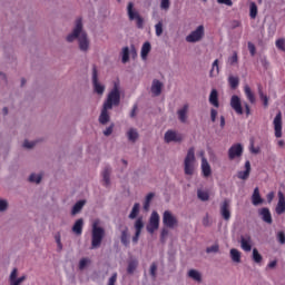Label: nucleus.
<instances>
[{
	"instance_id": "nucleus-3",
	"label": "nucleus",
	"mask_w": 285,
	"mask_h": 285,
	"mask_svg": "<svg viewBox=\"0 0 285 285\" xmlns=\"http://www.w3.org/2000/svg\"><path fill=\"white\" fill-rule=\"evenodd\" d=\"M195 147L188 149L187 155L184 160V170L185 175H194L195 174Z\"/></svg>"
},
{
	"instance_id": "nucleus-50",
	"label": "nucleus",
	"mask_w": 285,
	"mask_h": 285,
	"mask_svg": "<svg viewBox=\"0 0 285 285\" xmlns=\"http://www.w3.org/2000/svg\"><path fill=\"white\" fill-rule=\"evenodd\" d=\"M150 275L155 279L157 277V263H153L150 266Z\"/></svg>"
},
{
	"instance_id": "nucleus-23",
	"label": "nucleus",
	"mask_w": 285,
	"mask_h": 285,
	"mask_svg": "<svg viewBox=\"0 0 285 285\" xmlns=\"http://www.w3.org/2000/svg\"><path fill=\"white\" fill-rule=\"evenodd\" d=\"M209 104L214 106V108H219V92H217V89L210 91Z\"/></svg>"
},
{
	"instance_id": "nucleus-20",
	"label": "nucleus",
	"mask_w": 285,
	"mask_h": 285,
	"mask_svg": "<svg viewBox=\"0 0 285 285\" xmlns=\"http://www.w3.org/2000/svg\"><path fill=\"white\" fill-rule=\"evenodd\" d=\"M110 173H112V169L110 168V166H106L101 173L102 186H105L106 188H108V186H110Z\"/></svg>"
},
{
	"instance_id": "nucleus-4",
	"label": "nucleus",
	"mask_w": 285,
	"mask_h": 285,
	"mask_svg": "<svg viewBox=\"0 0 285 285\" xmlns=\"http://www.w3.org/2000/svg\"><path fill=\"white\" fill-rule=\"evenodd\" d=\"M121 101V94L119 92V87L117 85L114 86L112 90L108 94L107 100L104 106L106 108H111L112 106H119Z\"/></svg>"
},
{
	"instance_id": "nucleus-10",
	"label": "nucleus",
	"mask_w": 285,
	"mask_h": 285,
	"mask_svg": "<svg viewBox=\"0 0 285 285\" xmlns=\"http://www.w3.org/2000/svg\"><path fill=\"white\" fill-rule=\"evenodd\" d=\"M220 215H222L223 219H225V222L230 220V199L225 198L220 203Z\"/></svg>"
},
{
	"instance_id": "nucleus-59",
	"label": "nucleus",
	"mask_w": 285,
	"mask_h": 285,
	"mask_svg": "<svg viewBox=\"0 0 285 285\" xmlns=\"http://www.w3.org/2000/svg\"><path fill=\"white\" fill-rule=\"evenodd\" d=\"M115 284H117V273H114L111 275L107 285H115Z\"/></svg>"
},
{
	"instance_id": "nucleus-54",
	"label": "nucleus",
	"mask_w": 285,
	"mask_h": 285,
	"mask_svg": "<svg viewBox=\"0 0 285 285\" xmlns=\"http://www.w3.org/2000/svg\"><path fill=\"white\" fill-rule=\"evenodd\" d=\"M166 237H168V229L167 228H163V230L160 233V242L165 243L166 242Z\"/></svg>"
},
{
	"instance_id": "nucleus-46",
	"label": "nucleus",
	"mask_w": 285,
	"mask_h": 285,
	"mask_svg": "<svg viewBox=\"0 0 285 285\" xmlns=\"http://www.w3.org/2000/svg\"><path fill=\"white\" fill-rule=\"evenodd\" d=\"M276 48L278 50H282V52H285V39L284 38H279L276 40Z\"/></svg>"
},
{
	"instance_id": "nucleus-57",
	"label": "nucleus",
	"mask_w": 285,
	"mask_h": 285,
	"mask_svg": "<svg viewBox=\"0 0 285 285\" xmlns=\"http://www.w3.org/2000/svg\"><path fill=\"white\" fill-rule=\"evenodd\" d=\"M37 142L35 141L24 140L23 148H35Z\"/></svg>"
},
{
	"instance_id": "nucleus-52",
	"label": "nucleus",
	"mask_w": 285,
	"mask_h": 285,
	"mask_svg": "<svg viewBox=\"0 0 285 285\" xmlns=\"http://www.w3.org/2000/svg\"><path fill=\"white\" fill-rule=\"evenodd\" d=\"M206 253H219V245L207 247Z\"/></svg>"
},
{
	"instance_id": "nucleus-60",
	"label": "nucleus",
	"mask_w": 285,
	"mask_h": 285,
	"mask_svg": "<svg viewBox=\"0 0 285 285\" xmlns=\"http://www.w3.org/2000/svg\"><path fill=\"white\" fill-rule=\"evenodd\" d=\"M210 119L215 124V121L217 119V111H216V109H212L210 110Z\"/></svg>"
},
{
	"instance_id": "nucleus-18",
	"label": "nucleus",
	"mask_w": 285,
	"mask_h": 285,
	"mask_svg": "<svg viewBox=\"0 0 285 285\" xmlns=\"http://www.w3.org/2000/svg\"><path fill=\"white\" fill-rule=\"evenodd\" d=\"M285 213V196L284 193L278 191V203L276 205V214L284 215Z\"/></svg>"
},
{
	"instance_id": "nucleus-32",
	"label": "nucleus",
	"mask_w": 285,
	"mask_h": 285,
	"mask_svg": "<svg viewBox=\"0 0 285 285\" xmlns=\"http://www.w3.org/2000/svg\"><path fill=\"white\" fill-rule=\"evenodd\" d=\"M85 205H86V200L77 202L72 207L71 215H77L78 213H81V209L83 208Z\"/></svg>"
},
{
	"instance_id": "nucleus-12",
	"label": "nucleus",
	"mask_w": 285,
	"mask_h": 285,
	"mask_svg": "<svg viewBox=\"0 0 285 285\" xmlns=\"http://www.w3.org/2000/svg\"><path fill=\"white\" fill-rule=\"evenodd\" d=\"M19 269L13 268L10 276H9V284L10 285H21L23 282H26L27 277L26 275L18 278Z\"/></svg>"
},
{
	"instance_id": "nucleus-44",
	"label": "nucleus",
	"mask_w": 285,
	"mask_h": 285,
	"mask_svg": "<svg viewBox=\"0 0 285 285\" xmlns=\"http://www.w3.org/2000/svg\"><path fill=\"white\" fill-rule=\"evenodd\" d=\"M253 259L255 262V264H262V254H259V250H257V248L253 249Z\"/></svg>"
},
{
	"instance_id": "nucleus-16",
	"label": "nucleus",
	"mask_w": 285,
	"mask_h": 285,
	"mask_svg": "<svg viewBox=\"0 0 285 285\" xmlns=\"http://www.w3.org/2000/svg\"><path fill=\"white\" fill-rule=\"evenodd\" d=\"M190 106L188 104H185L183 108L177 110L178 119L181 124H186L188 121V110Z\"/></svg>"
},
{
	"instance_id": "nucleus-48",
	"label": "nucleus",
	"mask_w": 285,
	"mask_h": 285,
	"mask_svg": "<svg viewBox=\"0 0 285 285\" xmlns=\"http://www.w3.org/2000/svg\"><path fill=\"white\" fill-rule=\"evenodd\" d=\"M239 58L237 57V52L234 51L233 56L228 58L229 66H235V63H238Z\"/></svg>"
},
{
	"instance_id": "nucleus-31",
	"label": "nucleus",
	"mask_w": 285,
	"mask_h": 285,
	"mask_svg": "<svg viewBox=\"0 0 285 285\" xmlns=\"http://www.w3.org/2000/svg\"><path fill=\"white\" fill-rule=\"evenodd\" d=\"M127 137H128L129 141H132V144H135V141H137V139H139V132H137V129L130 128L127 132Z\"/></svg>"
},
{
	"instance_id": "nucleus-6",
	"label": "nucleus",
	"mask_w": 285,
	"mask_h": 285,
	"mask_svg": "<svg viewBox=\"0 0 285 285\" xmlns=\"http://www.w3.org/2000/svg\"><path fill=\"white\" fill-rule=\"evenodd\" d=\"M204 35H206L204 24H200L196 28V30L191 31L187 37V43H197L204 39Z\"/></svg>"
},
{
	"instance_id": "nucleus-43",
	"label": "nucleus",
	"mask_w": 285,
	"mask_h": 285,
	"mask_svg": "<svg viewBox=\"0 0 285 285\" xmlns=\"http://www.w3.org/2000/svg\"><path fill=\"white\" fill-rule=\"evenodd\" d=\"M258 95L261 99L263 100V105L265 108H268V96L264 95V91H262V86H258Z\"/></svg>"
},
{
	"instance_id": "nucleus-51",
	"label": "nucleus",
	"mask_w": 285,
	"mask_h": 285,
	"mask_svg": "<svg viewBox=\"0 0 285 285\" xmlns=\"http://www.w3.org/2000/svg\"><path fill=\"white\" fill-rule=\"evenodd\" d=\"M247 48L249 50V53L252 57H255V53L257 52V49L255 48V46L253 45V42H248L247 43Z\"/></svg>"
},
{
	"instance_id": "nucleus-8",
	"label": "nucleus",
	"mask_w": 285,
	"mask_h": 285,
	"mask_svg": "<svg viewBox=\"0 0 285 285\" xmlns=\"http://www.w3.org/2000/svg\"><path fill=\"white\" fill-rule=\"evenodd\" d=\"M92 85L96 94L104 95V92H106V87L99 83V72L95 65L92 66Z\"/></svg>"
},
{
	"instance_id": "nucleus-17",
	"label": "nucleus",
	"mask_w": 285,
	"mask_h": 285,
	"mask_svg": "<svg viewBox=\"0 0 285 285\" xmlns=\"http://www.w3.org/2000/svg\"><path fill=\"white\" fill-rule=\"evenodd\" d=\"M163 88H164V83L158 79H154L151 83V95L154 97H159V95H161Z\"/></svg>"
},
{
	"instance_id": "nucleus-14",
	"label": "nucleus",
	"mask_w": 285,
	"mask_h": 285,
	"mask_svg": "<svg viewBox=\"0 0 285 285\" xmlns=\"http://www.w3.org/2000/svg\"><path fill=\"white\" fill-rule=\"evenodd\" d=\"M240 248H243L245 253H250V250H253V238L249 234L240 237Z\"/></svg>"
},
{
	"instance_id": "nucleus-15",
	"label": "nucleus",
	"mask_w": 285,
	"mask_h": 285,
	"mask_svg": "<svg viewBox=\"0 0 285 285\" xmlns=\"http://www.w3.org/2000/svg\"><path fill=\"white\" fill-rule=\"evenodd\" d=\"M273 124L275 137L279 139L282 137V111H278V115L275 116Z\"/></svg>"
},
{
	"instance_id": "nucleus-34",
	"label": "nucleus",
	"mask_w": 285,
	"mask_h": 285,
	"mask_svg": "<svg viewBox=\"0 0 285 285\" xmlns=\"http://www.w3.org/2000/svg\"><path fill=\"white\" fill-rule=\"evenodd\" d=\"M139 266V262L137 259H132L128 263L127 273L129 275H132L135 271H137V267Z\"/></svg>"
},
{
	"instance_id": "nucleus-22",
	"label": "nucleus",
	"mask_w": 285,
	"mask_h": 285,
	"mask_svg": "<svg viewBox=\"0 0 285 285\" xmlns=\"http://www.w3.org/2000/svg\"><path fill=\"white\" fill-rule=\"evenodd\" d=\"M252 204L253 206H259L264 204V198H262V195L259 194V187H255L253 195H252Z\"/></svg>"
},
{
	"instance_id": "nucleus-9",
	"label": "nucleus",
	"mask_w": 285,
	"mask_h": 285,
	"mask_svg": "<svg viewBox=\"0 0 285 285\" xmlns=\"http://www.w3.org/2000/svg\"><path fill=\"white\" fill-rule=\"evenodd\" d=\"M244 155V146L242 144H234L229 149H228V158L230 161L233 159H237Z\"/></svg>"
},
{
	"instance_id": "nucleus-39",
	"label": "nucleus",
	"mask_w": 285,
	"mask_h": 285,
	"mask_svg": "<svg viewBox=\"0 0 285 285\" xmlns=\"http://www.w3.org/2000/svg\"><path fill=\"white\" fill-rule=\"evenodd\" d=\"M139 203H135L131 213L129 214V219H137V215H139Z\"/></svg>"
},
{
	"instance_id": "nucleus-28",
	"label": "nucleus",
	"mask_w": 285,
	"mask_h": 285,
	"mask_svg": "<svg viewBox=\"0 0 285 285\" xmlns=\"http://www.w3.org/2000/svg\"><path fill=\"white\" fill-rule=\"evenodd\" d=\"M72 233H75V235H81V233H83V218L76 220L72 226Z\"/></svg>"
},
{
	"instance_id": "nucleus-64",
	"label": "nucleus",
	"mask_w": 285,
	"mask_h": 285,
	"mask_svg": "<svg viewBox=\"0 0 285 285\" xmlns=\"http://www.w3.org/2000/svg\"><path fill=\"white\" fill-rule=\"evenodd\" d=\"M137 109H138L137 105H134L131 112H130L131 118L137 117Z\"/></svg>"
},
{
	"instance_id": "nucleus-42",
	"label": "nucleus",
	"mask_w": 285,
	"mask_h": 285,
	"mask_svg": "<svg viewBox=\"0 0 285 285\" xmlns=\"http://www.w3.org/2000/svg\"><path fill=\"white\" fill-rule=\"evenodd\" d=\"M135 230L138 234H141V230H144V219L141 217L137 218L135 222Z\"/></svg>"
},
{
	"instance_id": "nucleus-53",
	"label": "nucleus",
	"mask_w": 285,
	"mask_h": 285,
	"mask_svg": "<svg viewBox=\"0 0 285 285\" xmlns=\"http://www.w3.org/2000/svg\"><path fill=\"white\" fill-rule=\"evenodd\" d=\"M114 128H115V125H110L109 127H107L106 130L104 131V136L110 137V135H112Z\"/></svg>"
},
{
	"instance_id": "nucleus-19",
	"label": "nucleus",
	"mask_w": 285,
	"mask_h": 285,
	"mask_svg": "<svg viewBox=\"0 0 285 285\" xmlns=\"http://www.w3.org/2000/svg\"><path fill=\"white\" fill-rule=\"evenodd\" d=\"M165 141L166 144H170V141H181V135L176 131L168 130L165 134Z\"/></svg>"
},
{
	"instance_id": "nucleus-37",
	"label": "nucleus",
	"mask_w": 285,
	"mask_h": 285,
	"mask_svg": "<svg viewBox=\"0 0 285 285\" xmlns=\"http://www.w3.org/2000/svg\"><path fill=\"white\" fill-rule=\"evenodd\" d=\"M120 240L124 246H130V239H128V228L121 232Z\"/></svg>"
},
{
	"instance_id": "nucleus-62",
	"label": "nucleus",
	"mask_w": 285,
	"mask_h": 285,
	"mask_svg": "<svg viewBox=\"0 0 285 285\" xmlns=\"http://www.w3.org/2000/svg\"><path fill=\"white\" fill-rule=\"evenodd\" d=\"M217 2L224 6H233V0H217Z\"/></svg>"
},
{
	"instance_id": "nucleus-55",
	"label": "nucleus",
	"mask_w": 285,
	"mask_h": 285,
	"mask_svg": "<svg viewBox=\"0 0 285 285\" xmlns=\"http://www.w3.org/2000/svg\"><path fill=\"white\" fill-rule=\"evenodd\" d=\"M8 209V202L0 199V213H3V210Z\"/></svg>"
},
{
	"instance_id": "nucleus-35",
	"label": "nucleus",
	"mask_w": 285,
	"mask_h": 285,
	"mask_svg": "<svg viewBox=\"0 0 285 285\" xmlns=\"http://www.w3.org/2000/svg\"><path fill=\"white\" fill-rule=\"evenodd\" d=\"M230 257L236 264H239V262H242V253H239V250H237L236 248L230 249Z\"/></svg>"
},
{
	"instance_id": "nucleus-24",
	"label": "nucleus",
	"mask_w": 285,
	"mask_h": 285,
	"mask_svg": "<svg viewBox=\"0 0 285 285\" xmlns=\"http://www.w3.org/2000/svg\"><path fill=\"white\" fill-rule=\"evenodd\" d=\"M259 215L263 218V222L266 224H273V216L271 215V209L264 207L259 210Z\"/></svg>"
},
{
	"instance_id": "nucleus-7",
	"label": "nucleus",
	"mask_w": 285,
	"mask_h": 285,
	"mask_svg": "<svg viewBox=\"0 0 285 285\" xmlns=\"http://www.w3.org/2000/svg\"><path fill=\"white\" fill-rule=\"evenodd\" d=\"M163 224L165 228H175L179 224L177 217L170 210H165L163 214Z\"/></svg>"
},
{
	"instance_id": "nucleus-33",
	"label": "nucleus",
	"mask_w": 285,
	"mask_h": 285,
	"mask_svg": "<svg viewBox=\"0 0 285 285\" xmlns=\"http://www.w3.org/2000/svg\"><path fill=\"white\" fill-rule=\"evenodd\" d=\"M188 277L194 279V282H202V274L197 269H189Z\"/></svg>"
},
{
	"instance_id": "nucleus-45",
	"label": "nucleus",
	"mask_w": 285,
	"mask_h": 285,
	"mask_svg": "<svg viewBox=\"0 0 285 285\" xmlns=\"http://www.w3.org/2000/svg\"><path fill=\"white\" fill-rule=\"evenodd\" d=\"M155 30L156 37H161V35H164V22L159 21L158 23H156Z\"/></svg>"
},
{
	"instance_id": "nucleus-49",
	"label": "nucleus",
	"mask_w": 285,
	"mask_h": 285,
	"mask_svg": "<svg viewBox=\"0 0 285 285\" xmlns=\"http://www.w3.org/2000/svg\"><path fill=\"white\" fill-rule=\"evenodd\" d=\"M160 8H161V10H169L170 9V0H161Z\"/></svg>"
},
{
	"instance_id": "nucleus-11",
	"label": "nucleus",
	"mask_w": 285,
	"mask_h": 285,
	"mask_svg": "<svg viewBox=\"0 0 285 285\" xmlns=\"http://www.w3.org/2000/svg\"><path fill=\"white\" fill-rule=\"evenodd\" d=\"M159 228V214L157 212H153L149 218V224L147 226L148 233L153 234Z\"/></svg>"
},
{
	"instance_id": "nucleus-21",
	"label": "nucleus",
	"mask_w": 285,
	"mask_h": 285,
	"mask_svg": "<svg viewBox=\"0 0 285 285\" xmlns=\"http://www.w3.org/2000/svg\"><path fill=\"white\" fill-rule=\"evenodd\" d=\"M238 179H242L243 181H246L250 177V160H246L245 163V170L238 171L237 175Z\"/></svg>"
},
{
	"instance_id": "nucleus-56",
	"label": "nucleus",
	"mask_w": 285,
	"mask_h": 285,
	"mask_svg": "<svg viewBox=\"0 0 285 285\" xmlns=\"http://www.w3.org/2000/svg\"><path fill=\"white\" fill-rule=\"evenodd\" d=\"M277 240L279 242V244H285V234H284V232H278Z\"/></svg>"
},
{
	"instance_id": "nucleus-1",
	"label": "nucleus",
	"mask_w": 285,
	"mask_h": 285,
	"mask_svg": "<svg viewBox=\"0 0 285 285\" xmlns=\"http://www.w3.org/2000/svg\"><path fill=\"white\" fill-rule=\"evenodd\" d=\"M75 39H78L79 49L82 52L88 51V48L90 47V41L88 40V35L86 33V31H83V22H82L81 18H78L76 20V27H75L72 33L67 36V41L69 43H72V41Z\"/></svg>"
},
{
	"instance_id": "nucleus-27",
	"label": "nucleus",
	"mask_w": 285,
	"mask_h": 285,
	"mask_svg": "<svg viewBox=\"0 0 285 285\" xmlns=\"http://www.w3.org/2000/svg\"><path fill=\"white\" fill-rule=\"evenodd\" d=\"M108 110H112V109L106 108V106L104 105V108L99 117V122L102 124V126H106V124L110 121V115H108Z\"/></svg>"
},
{
	"instance_id": "nucleus-5",
	"label": "nucleus",
	"mask_w": 285,
	"mask_h": 285,
	"mask_svg": "<svg viewBox=\"0 0 285 285\" xmlns=\"http://www.w3.org/2000/svg\"><path fill=\"white\" fill-rule=\"evenodd\" d=\"M135 4L132 2L128 3L127 7V13L129 17V21H135L136 20V26L141 30L144 28V18L139 14V12L135 11Z\"/></svg>"
},
{
	"instance_id": "nucleus-29",
	"label": "nucleus",
	"mask_w": 285,
	"mask_h": 285,
	"mask_svg": "<svg viewBox=\"0 0 285 285\" xmlns=\"http://www.w3.org/2000/svg\"><path fill=\"white\" fill-rule=\"evenodd\" d=\"M228 83H229V88L232 90H237V88H239V77H237V76H229L228 77Z\"/></svg>"
},
{
	"instance_id": "nucleus-41",
	"label": "nucleus",
	"mask_w": 285,
	"mask_h": 285,
	"mask_svg": "<svg viewBox=\"0 0 285 285\" xmlns=\"http://www.w3.org/2000/svg\"><path fill=\"white\" fill-rule=\"evenodd\" d=\"M130 61V48L124 47L122 48V63H128Z\"/></svg>"
},
{
	"instance_id": "nucleus-58",
	"label": "nucleus",
	"mask_w": 285,
	"mask_h": 285,
	"mask_svg": "<svg viewBox=\"0 0 285 285\" xmlns=\"http://www.w3.org/2000/svg\"><path fill=\"white\" fill-rule=\"evenodd\" d=\"M86 266H88V259H86V258L80 259V262H79L80 271H83L86 268Z\"/></svg>"
},
{
	"instance_id": "nucleus-38",
	"label": "nucleus",
	"mask_w": 285,
	"mask_h": 285,
	"mask_svg": "<svg viewBox=\"0 0 285 285\" xmlns=\"http://www.w3.org/2000/svg\"><path fill=\"white\" fill-rule=\"evenodd\" d=\"M249 17L250 19H257V3L255 2L249 4Z\"/></svg>"
},
{
	"instance_id": "nucleus-30",
	"label": "nucleus",
	"mask_w": 285,
	"mask_h": 285,
	"mask_svg": "<svg viewBox=\"0 0 285 285\" xmlns=\"http://www.w3.org/2000/svg\"><path fill=\"white\" fill-rule=\"evenodd\" d=\"M244 92H245V96L247 97L248 101L252 104H255V94L250 89V86L245 85Z\"/></svg>"
},
{
	"instance_id": "nucleus-26",
	"label": "nucleus",
	"mask_w": 285,
	"mask_h": 285,
	"mask_svg": "<svg viewBox=\"0 0 285 285\" xmlns=\"http://www.w3.org/2000/svg\"><path fill=\"white\" fill-rule=\"evenodd\" d=\"M150 50H153V47L150 46V43L148 41H146L142 45L141 51H140V57H141L142 61H146L148 59V55H150Z\"/></svg>"
},
{
	"instance_id": "nucleus-63",
	"label": "nucleus",
	"mask_w": 285,
	"mask_h": 285,
	"mask_svg": "<svg viewBox=\"0 0 285 285\" xmlns=\"http://www.w3.org/2000/svg\"><path fill=\"white\" fill-rule=\"evenodd\" d=\"M243 106L245 108L247 117L250 116V106L248 105V102H244Z\"/></svg>"
},
{
	"instance_id": "nucleus-36",
	"label": "nucleus",
	"mask_w": 285,
	"mask_h": 285,
	"mask_svg": "<svg viewBox=\"0 0 285 285\" xmlns=\"http://www.w3.org/2000/svg\"><path fill=\"white\" fill-rule=\"evenodd\" d=\"M219 75V60L216 59L212 65V70L209 71V77H215Z\"/></svg>"
},
{
	"instance_id": "nucleus-25",
	"label": "nucleus",
	"mask_w": 285,
	"mask_h": 285,
	"mask_svg": "<svg viewBox=\"0 0 285 285\" xmlns=\"http://www.w3.org/2000/svg\"><path fill=\"white\" fill-rule=\"evenodd\" d=\"M202 173L203 177H208L213 174V169H210V164H208V160L206 158H202Z\"/></svg>"
},
{
	"instance_id": "nucleus-13",
	"label": "nucleus",
	"mask_w": 285,
	"mask_h": 285,
	"mask_svg": "<svg viewBox=\"0 0 285 285\" xmlns=\"http://www.w3.org/2000/svg\"><path fill=\"white\" fill-rule=\"evenodd\" d=\"M230 106L233 110H235L236 115H244V108L242 107V99H239V96H232Z\"/></svg>"
},
{
	"instance_id": "nucleus-61",
	"label": "nucleus",
	"mask_w": 285,
	"mask_h": 285,
	"mask_svg": "<svg viewBox=\"0 0 285 285\" xmlns=\"http://www.w3.org/2000/svg\"><path fill=\"white\" fill-rule=\"evenodd\" d=\"M266 197H267L268 204H271L273 199H275V191H269Z\"/></svg>"
},
{
	"instance_id": "nucleus-2",
	"label": "nucleus",
	"mask_w": 285,
	"mask_h": 285,
	"mask_svg": "<svg viewBox=\"0 0 285 285\" xmlns=\"http://www.w3.org/2000/svg\"><path fill=\"white\" fill-rule=\"evenodd\" d=\"M104 237H106V229L99 226V220H95L91 228V248H99Z\"/></svg>"
},
{
	"instance_id": "nucleus-47",
	"label": "nucleus",
	"mask_w": 285,
	"mask_h": 285,
	"mask_svg": "<svg viewBox=\"0 0 285 285\" xmlns=\"http://www.w3.org/2000/svg\"><path fill=\"white\" fill-rule=\"evenodd\" d=\"M29 181L32 184H41V175L31 174L29 177Z\"/></svg>"
},
{
	"instance_id": "nucleus-40",
	"label": "nucleus",
	"mask_w": 285,
	"mask_h": 285,
	"mask_svg": "<svg viewBox=\"0 0 285 285\" xmlns=\"http://www.w3.org/2000/svg\"><path fill=\"white\" fill-rule=\"evenodd\" d=\"M197 196L200 202H208V199H210V195L208 194V191H204L202 189H198Z\"/></svg>"
}]
</instances>
